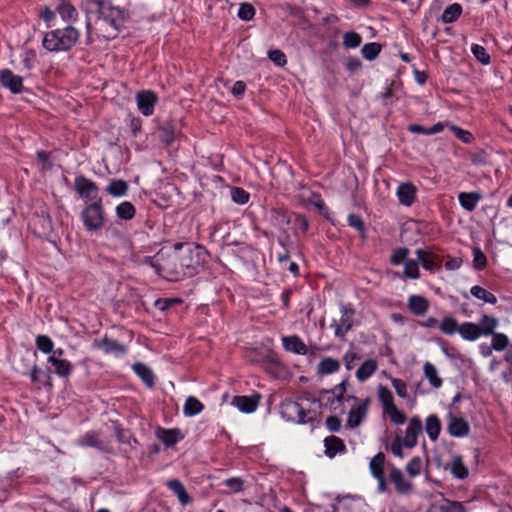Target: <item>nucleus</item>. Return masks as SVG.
Segmentation results:
<instances>
[{
  "label": "nucleus",
  "instance_id": "1a4fd4ad",
  "mask_svg": "<svg viewBox=\"0 0 512 512\" xmlns=\"http://www.w3.org/2000/svg\"><path fill=\"white\" fill-rule=\"evenodd\" d=\"M368 505L358 496H345L337 501L334 512H367Z\"/></svg>",
  "mask_w": 512,
  "mask_h": 512
},
{
  "label": "nucleus",
  "instance_id": "a211bd4d",
  "mask_svg": "<svg viewBox=\"0 0 512 512\" xmlns=\"http://www.w3.org/2000/svg\"><path fill=\"white\" fill-rule=\"evenodd\" d=\"M48 362L54 367V372L59 377H68L73 371V365L68 360L58 358L56 355H50Z\"/></svg>",
  "mask_w": 512,
  "mask_h": 512
},
{
  "label": "nucleus",
  "instance_id": "5fc2aeb1",
  "mask_svg": "<svg viewBox=\"0 0 512 512\" xmlns=\"http://www.w3.org/2000/svg\"><path fill=\"white\" fill-rule=\"evenodd\" d=\"M422 462L419 457L412 458L406 465V471L411 477H415L421 473Z\"/></svg>",
  "mask_w": 512,
  "mask_h": 512
},
{
  "label": "nucleus",
  "instance_id": "4c0bfd02",
  "mask_svg": "<svg viewBox=\"0 0 512 512\" xmlns=\"http://www.w3.org/2000/svg\"><path fill=\"white\" fill-rule=\"evenodd\" d=\"M416 254L421 265L426 270H433L437 266L436 257L432 253L418 249Z\"/></svg>",
  "mask_w": 512,
  "mask_h": 512
},
{
  "label": "nucleus",
  "instance_id": "f704fd0d",
  "mask_svg": "<svg viewBox=\"0 0 512 512\" xmlns=\"http://www.w3.org/2000/svg\"><path fill=\"white\" fill-rule=\"evenodd\" d=\"M460 324L452 316H445L439 323V330L446 335H453L458 332Z\"/></svg>",
  "mask_w": 512,
  "mask_h": 512
},
{
  "label": "nucleus",
  "instance_id": "2eb2a0df",
  "mask_svg": "<svg viewBox=\"0 0 512 512\" xmlns=\"http://www.w3.org/2000/svg\"><path fill=\"white\" fill-rule=\"evenodd\" d=\"M94 345L106 354L119 356L126 353V347L114 339L103 338L95 341Z\"/></svg>",
  "mask_w": 512,
  "mask_h": 512
},
{
  "label": "nucleus",
  "instance_id": "bb28decb",
  "mask_svg": "<svg viewBox=\"0 0 512 512\" xmlns=\"http://www.w3.org/2000/svg\"><path fill=\"white\" fill-rule=\"evenodd\" d=\"M423 372L425 378L429 381L432 387L440 388L443 384L442 378L438 374V370L435 365L430 362H426L423 366Z\"/></svg>",
  "mask_w": 512,
  "mask_h": 512
},
{
  "label": "nucleus",
  "instance_id": "58836bf2",
  "mask_svg": "<svg viewBox=\"0 0 512 512\" xmlns=\"http://www.w3.org/2000/svg\"><path fill=\"white\" fill-rule=\"evenodd\" d=\"M377 395L380 403L382 404L383 411L395 405L393 394L388 388L379 386Z\"/></svg>",
  "mask_w": 512,
  "mask_h": 512
},
{
  "label": "nucleus",
  "instance_id": "9b49d317",
  "mask_svg": "<svg viewBox=\"0 0 512 512\" xmlns=\"http://www.w3.org/2000/svg\"><path fill=\"white\" fill-rule=\"evenodd\" d=\"M422 430L423 426L420 418L412 417L405 430V436L402 438L405 447L409 449L414 448L418 443V436L422 433Z\"/></svg>",
  "mask_w": 512,
  "mask_h": 512
},
{
  "label": "nucleus",
  "instance_id": "c03bdc74",
  "mask_svg": "<svg viewBox=\"0 0 512 512\" xmlns=\"http://www.w3.org/2000/svg\"><path fill=\"white\" fill-rule=\"evenodd\" d=\"M381 46L378 43L372 42L365 44L361 49L362 56L367 60H374L380 53Z\"/></svg>",
  "mask_w": 512,
  "mask_h": 512
},
{
  "label": "nucleus",
  "instance_id": "603ef678",
  "mask_svg": "<svg viewBox=\"0 0 512 512\" xmlns=\"http://www.w3.org/2000/svg\"><path fill=\"white\" fill-rule=\"evenodd\" d=\"M404 274L408 278H419V267L415 260H407L404 262Z\"/></svg>",
  "mask_w": 512,
  "mask_h": 512
},
{
  "label": "nucleus",
  "instance_id": "0e129e2a",
  "mask_svg": "<svg viewBox=\"0 0 512 512\" xmlns=\"http://www.w3.org/2000/svg\"><path fill=\"white\" fill-rule=\"evenodd\" d=\"M450 129L454 132L455 136L462 140L464 143H469L471 141V134L468 131H465L454 125H451Z\"/></svg>",
  "mask_w": 512,
  "mask_h": 512
},
{
  "label": "nucleus",
  "instance_id": "8fccbe9b",
  "mask_svg": "<svg viewBox=\"0 0 512 512\" xmlns=\"http://www.w3.org/2000/svg\"><path fill=\"white\" fill-rule=\"evenodd\" d=\"M384 413H386L389 416L390 420L396 425H402L406 421L405 414L402 411H400L396 407V405L386 409Z\"/></svg>",
  "mask_w": 512,
  "mask_h": 512
},
{
  "label": "nucleus",
  "instance_id": "393cba45",
  "mask_svg": "<svg viewBox=\"0 0 512 512\" xmlns=\"http://www.w3.org/2000/svg\"><path fill=\"white\" fill-rule=\"evenodd\" d=\"M324 445L325 454L330 458L334 457L337 453L345 450L344 442L340 438L335 436L325 438Z\"/></svg>",
  "mask_w": 512,
  "mask_h": 512
},
{
  "label": "nucleus",
  "instance_id": "c9c22d12",
  "mask_svg": "<svg viewBox=\"0 0 512 512\" xmlns=\"http://www.w3.org/2000/svg\"><path fill=\"white\" fill-rule=\"evenodd\" d=\"M470 292L475 298L482 300L485 303L493 305L497 302L496 296L481 286L475 285L471 287Z\"/></svg>",
  "mask_w": 512,
  "mask_h": 512
},
{
  "label": "nucleus",
  "instance_id": "4be33fe9",
  "mask_svg": "<svg viewBox=\"0 0 512 512\" xmlns=\"http://www.w3.org/2000/svg\"><path fill=\"white\" fill-rule=\"evenodd\" d=\"M167 487L177 496L179 502L185 506L191 502V497L187 493L184 485L178 479H172L167 482Z\"/></svg>",
  "mask_w": 512,
  "mask_h": 512
},
{
  "label": "nucleus",
  "instance_id": "09e8293b",
  "mask_svg": "<svg viewBox=\"0 0 512 512\" xmlns=\"http://www.w3.org/2000/svg\"><path fill=\"white\" fill-rule=\"evenodd\" d=\"M36 346L41 352L51 354L54 348V343L48 336L39 335L36 338Z\"/></svg>",
  "mask_w": 512,
  "mask_h": 512
},
{
  "label": "nucleus",
  "instance_id": "9d476101",
  "mask_svg": "<svg viewBox=\"0 0 512 512\" xmlns=\"http://www.w3.org/2000/svg\"><path fill=\"white\" fill-rule=\"evenodd\" d=\"M426 512H467L463 504L457 501H450L442 495L432 498Z\"/></svg>",
  "mask_w": 512,
  "mask_h": 512
},
{
  "label": "nucleus",
  "instance_id": "338daca9",
  "mask_svg": "<svg viewBox=\"0 0 512 512\" xmlns=\"http://www.w3.org/2000/svg\"><path fill=\"white\" fill-rule=\"evenodd\" d=\"M345 66L350 72H355L361 68L362 63L356 57H349L345 62Z\"/></svg>",
  "mask_w": 512,
  "mask_h": 512
},
{
  "label": "nucleus",
  "instance_id": "ea45409f",
  "mask_svg": "<svg viewBox=\"0 0 512 512\" xmlns=\"http://www.w3.org/2000/svg\"><path fill=\"white\" fill-rule=\"evenodd\" d=\"M116 214L120 219L130 220L135 215V208L132 203L123 201L116 207Z\"/></svg>",
  "mask_w": 512,
  "mask_h": 512
},
{
  "label": "nucleus",
  "instance_id": "79ce46f5",
  "mask_svg": "<svg viewBox=\"0 0 512 512\" xmlns=\"http://www.w3.org/2000/svg\"><path fill=\"white\" fill-rule=\"evenodd\" d=\"M58 12L63 20L71 21L77 17V11L73 5L63 2L58 6Z\"/></svg>",
  "mask_w": 512,
  "mask_h": 512
},
{
  "label": "nucleus",
  "instance_id": "ddd939ff",
  "mask_svg": "<svg viewBox=\"0 0 512 512\" xmlns=\"http://www.w3.org/2000/svg\"><path fill=\"white\" fill-rule=\"evenodd\" d=\"M389 480L394 484L396 491L400 494H408L412 491V482L404 476L399 468H390Z\"/></svg>",
  "mask_w": 512,
  "mask_h": 512
},
{
  "label": "nucleus",
  "instance_id": "bf43d9fd",
  "mask_svg": "<svg viewBox=\"0 0 512 512\" xmlns=\"http://www.w3.org/2000/svg\"><path fill=\"white\" fill-rule=\"evenodd\" d=\"M391 383L399 397H401V398L407 397L408 389H407V385L404 381H402L401 379H398V378H392Z\"/></svg>",
  "mask_w": 512,
  "mask_h": 512
},
{
  "label": "nucleus",
  "instance_id": "6ab92c4d",
  "mask_svg": "<svg viewBox=\"0 0 512 512\" xmlns=\"http://www.w3.org/2000/svg\"><path fill=\"white\" fill-rule=\"evenodd\" d=\"M282 344L286 351L294 354L305 355L307 353L306 345L296 335L283 337Z\"/></svg>",
  "mask_w": 512,
  "mask_h": 512
},
{
  "label": "nucleus",
  "instance_id": "774afa93",
  "mask_svg": "<svg viewBox=\"0 0 512 512\" xmlns=\"http://www.w3.org/2000/svg\"><path fill=\"white\" fill-rule=\"evenodd\" d=\"M160 137L163 142L170 144L175 138V133H174V131L170 130V128L168 126H164L161 130Z\"/></svg>",
  "mask_w": 512,
  "mask_h": 512
},
{
  "label": "nucleus",
  "instance_id": "7ed1b4c3",
  "mask_svg": "<svg viewBox=\"0 0 512 512\" xmlns=\"http://www.w3.org/2000/svg\"><path fill=\"white\" fill-rule=\"evenodd\" d=\"M79 38V32L67 26L63 29H56L45 34L43 46L50 52L67 51L71 49Z\"/></svg>",
  "mask_w": 512,
  "mask_h": 512
},
{
  "label": "nucleus",
  "instance_id": "aec40b11",
  "mask_svg": "<svg viewBox=\"0 0 512 512\" xmlns=\"http://www.w3.org/2000/svg\"><path fill=\"white\" fill-rule=\"evenodd\" d=\"M407 304L410 312L417 316L424 315L429 308L428 300L420 295L409 296Z\"/></svg>",
  "mask_w": 512,
  "mask_h": 512
},
{
  "label": "nucleus",
  "instance_id": "a878e982",
  "mask_svg": "<svg viewBox=\"0 0 512 512\" xmlns=\"http://www.w3.org/2000/svg\"><path fill=\"white\" fill-rule=\"evenodd\" d=\"M425 430L432 441H436L438 439L441 432V422L436 415L431 414L426 418Z\"/></svg>",
  "mask_w": 512,
  "mask_h": 512
},
{
  "label": "nucleus",
  "instance_id": "f8f14e48",
  "mask_svg": "<svg viewBox=\"0 0 512 512\" xmlns=\"http://www.w3.org/2000/svg\"><path fill=\"white\" fill-rule=\"evenodd\" d=\"M1 84L9 89L12 93L18 94L23 89V79L21 76L16 75L10 69H3L0 71Z\"/></svg>",
  "mask_w": 512,
  "mask_h": 512
},
{
  "label": "nucleus",
  "instance_id": "49530a36",
  "mask_svg": "<svg viewBox=\"0 0 512 512\" xmlns=\"http://www.w3.org/2000/svg\"><path fill=\"white\" fill-rule=\"evenodd\" d=\"M158 438L167 446H172L178 442V432L176 430L161 429L158 432Z\"/></svg>",
  "mask_w": 512,
  "mask_h": 512
},
{
  "label": "nucleus",
  "instance_id": "423d86ee",
  "mask_svg": "<svg viewBox=\"0 0 512 512\" xmlns=\"http://www.w3.org/2000/svg\"><path fill=\"white\" fill-rule=\"evenodd\" d=\"M347 399H352L354 401V404L348 415L347 425L350 428H356L367 416L370 399H358L354 396H349Z\"/></svg>",
  "mask_w": 512,
  "mask_h": 512
},
{
  "label": "nucleus",
  "instance_id": "a18cd8bd",
  "mask_svg": "<svg viewBox=\"0 0 512 512\" xmlns=\"http://www.w3.org/2000/svg\"><path fill=\"white\" fill-rule=\"evenodd\" d=\"M362 42V37L360 34L349 31L344 33L343 35V45L348 49H353L358 47Z\"/></svg>",
  "mask_w": 512,
  "mask_h": 512
},
{
  "label": "nucleus",
  "instance_id": "4468645a",
  "mask_svg": "<svg viewBox=\"0 0 512 512\" xmlns=\"http://www.w3.org/2000/svg\"><path fill=\"white\" fill-rule=\"evenodd\" d=\"M136 102L139 111L144 116H150L154 112L157 96L152 91H142L137 93Z\"/></svg>",
  "mask_w": 512,
  "mask_h": 512
},
{
  "label": "nucleus",
  "instance_id": "f3484780",
  "mask_svg": "<svg viewBox=\"0 0 512 512\" xmlns=\"http://www.w3.org/2000/svg\"><path fill=\"white\" fill-rule=\"evenodd\" d=\"M416 187L411 183H402L398 186L396 195L404 206H411L416 198Z\"/></svg>",
  "mask_w": 512,
  "mask_h": 512
},
{
  "label": "nucleus",
  "instance_id": "4d7b16f0",
  "mask_svg": "<svg viewBox=\"0 0 512 512\" xmlns=\"http://www.w3.org/2000/svg\"><path fill=\"white\" fill-rule=\"evenodd\" d=\"M486 256L479 248L473 249V264L478 270H482L486 266Z\"/></svg>",
  "mask_w": 512,
  "mask_h": 512
},
{
  "label": "nucleus",
  "instance_id": "f257e3e1",
  "mask_svg": "<svg viewBox=\"0 0 512 512\" xmlns=\"http://www.w3.org/2000/svg\"><path fill=\"white\" fill-rule=\"evenodd\" d=\"M206 253L200 246L179 243L160 250L153 257H145L143 263L172 281L195 275L205 260Z\"/></svg>",
  "mask_w": 512,
  "mask_h": 512
},
{
  "label": "nucleus",
  "instance_id": "864d4df0",
  "mask_svg": "<svg viewBox=\"0 0 512 512\" xmlns=\"http://www.w3.org/2000/svg\"><path fill=\"white\" fill-rule=\"evenodd\" d=\"M255 15L254 7L249 3H242L238 10V17L243 21H250Z\"/></svg>",
  "mask_w": 512,
  "mask_h": 512
},
{
  "label": "nucleus",
  "instance_id": "3c124183",
  "mask_svg": "<svg viewBox=\"0 0 512 512\" xmlns=\"http://www.w3.org/2000/svg\"><path fill=\"white\" fill-rule=\"evenodd\" d=\"M471 52L480 63L484 65H488L490 63V56L483 46L473 44L471 46Z\"/></svg>",
  "mask_w": 512,
  "mask_h": 512
},
{
  "label": "nucleus",
  "instance_id": "6e6d98bb",
  "mask_svg": "<svg viewBox=\"0 0 512 512\" xmlns=\"http://www.w3.org/2000/svg\"><path fill=\"white\" fill-rule=\"evenodd\" d=\"M232 200L237 204H246L249 201V193L242 188H233L231 191Z\"/></svg>",
  "mask_w": 512,
  "mask_h": 512
},
{
  "label": "nucleus",
  "instance_id": "13d9d810",
  "mask_svg": "<svg viewBox=\"0 0 512 512\" xmlns=\"http://www.w3.org/2000/svg\"><path fill=\"white\" fill-rule=\"evenodd\" d=\"M225 485L231 492L237 493L244 489V482L239 477H232L225 480Z\"/></svg>",
  "mask_w": 512,
  "mask_h": 512
},
{
  "label": "nucleus",
  "instance_id": "e433bc0d",
  "mask_svg": "<svg viewBox=\"0 0 512 512\" xmlns=\"http://www.w3.org/2000/svg\"><path fill=\"white\" fill-rule=\"evenodd\" d=\"M106 191L114 197H121L127 194L128 185L123 180H112L106 187Z\"/></svg>",
  "mask_w": 512,
  "mask_h": 512
},
{
  "label": "nucleus",
  "instance_id": "37998d69",
  "mask_svg": "<svg viewBox=\"0 0 512 512\" xmlns=\"http://www.w3.org/2000/svg\"><path fill=\"white\" fill-rule=\"evenodd\" d=\"M346 386H347V380H343L341 383L336 385L333 389L329 391V393L333 396V402L341 403L344 400L349 401L350 399H347L349 396H345L346 394Z\"/></svg>",
  "mask_w": 512,
  "mask_h": 512
},
{
  "label": "nucleus",
  "instance_id": "de8ad7c7",
  "mask_svg": "<svg viewBox=\"0 0 512 512\" xmlns=\"http://www.w3.org/2000/svg\"><path fill=\"white\" fill-rule=\"evenodd\" d=\"M509 345V338L504 333L492 334L491 346L495 351H503Z\"/></svg>",
  "mask_w": 512,
  "mask_h": 512
},
{
  "label": "nucleus",
  "instance_id": "f03ea898",
  "mask_svg": "<svg viewBox=\"0 0 512 512\" xmlns=\"http://www.w3.org/2000/svg\"><path fill=\"white\" fill-rule=\"evenodd\" d=\"M87 28L106 40L114 39L124 26L126 11L111 0H87Z\"/></svg>",
  "mask_w": 512,
  "mask_h": 512
},
{
  "label": "nucleus",
  "instance_id": "6e6552de",
  "mask_svg": "<svg viewBox=\"0 0 512 512\" xmlns=\"http://www.w3.org/2000/svg\"><path fill=\"white\" fill-rule=\"evenodd\" d=\"M75 190L80 195V197L85 201L86 204L96 202V200H102L98 196V187L91 180L79 176L75 179Z\"/></svg>",
  "mask_w": 512,
  "mask_h": 512
},
{
  "label": "nucleus",
  "instance_id": "c85d7f7f",
  "mask_svg": "<svg viewBox=\"0 0 512 512\" xmlns=\"http://www.w3.org/2000/svg\"><path fill=\"white\" fill-rule=\"evenodd\" d=\"M340 369V362L331 357L324 358L317 365V372L320 375H329Z\"/></svg>",
  "mask_w": 512,
  "mask_h": 512
},
{
  "label": "nucleus",
  "instance_id": "7c9ffc66",
  "mask_svg": "<svg viewBox=\"0 0 512 512\" xmlns=\"http://www.w3.org/2000/svg\"><path fill=\"white\" fill-rule=\"evenodd\" d=\"M460 205L467 211H473L481 199L478 193L462 192L458 196Z\"/></svg>",
  "mask_w": 512,
  "mask_h": 512
},
{
  "label": "nucleus",
  "instance_id": "39448f33",
  "mask_svg": "<svg viewBox=\"0 0 512 512\" xmlns=\"http://www.w3.org/2000/svg\"><path fill=\"white\" fill-rule=\"evenodd\" d=\"M308 403L287 400L281 405V415L288 421L305 424L314 419L316 413L307 408Z\"/></svg>",
  "mask_w": 512,
  "mask_h": 512
},
{
  "label": "nucleus",
  "instance_id": "680f3d73",
  "mask_svg": "<svg viewBox=\"0 0 512 512\" xmlns=\"http://www.w3.org/2000/svg\"><path fill=\"white\" fill-rule=\"evenodd\" d=\"M269 59L280 67L284 66L287 63L285 54L279 49L270 51Z\"/></svg>",
  "mask_w": 512,
  "mask_h": 512
},
{
  "label": "nucleus",
  "instance_id": "473e14b6",
  "mask_svg": "<svg viewBox=\"0 0 512 512\" xmlns=\"http://www.w3.org/2000/svg\"><path fill=\"white\" fill-rule=\"evenodd\" d=\"M203 409V404L197 398L189 396L185 401L183 413L187 417H192L201 413Z\"/></svg>",
  "mask_w": 512,
  "mask_h": 512
},
{
  "label": "nucleus",
  "instance_id": "72a5a7b5",
  "mask_svg": "<svg viewBox=\"0 0 512 512\" xmlns=\"http://www.w3.org/2000/svg\"><path fill=\"white\" fill-rule=\"evenodd\" d=\"M385 455L382 452L377 453L369 463V469L373 477L384 475Z\"/></svg>",
  "mask_w": 512,
  "mask_h": 512
},
{
  "label": "nucleus",
  "instance_id": "69168bd1",
  "mask_svg": "<svg viewBox=\"0 0 512 512\" xmlns=\"http://www.w3.org/2000/svg\"><path fill=\"white\" fill-rule=\"evenodd\" d=\"M407 254H408V250L407 249H398L397 251H395L391 257V261L394 263V264H404L405 261H407L406 257H407Z\"/></svg>",
  "mask_w": 512,
  "mask_h": 512
},
{
  "label": "nucleus",
  "instance_id": "cd10ccee",
  "mask_svg": "<svg viewBox=\"0 0 512 512\" xmlns=\"http://www.w3.org/2000/svg\"><path fill=\"white\" fill-rule=\"evenodd\" d=\"M377 369V362L374 359H368L356 371V378L360 382L366 381L370 378Z\"/></svg>",
  "mask_w": 512,
  "mask_h": 512
},
{
  "label": "nucleus",
  "instance_id": "052dcab7",
  "mask_svg": "<svg viewBox=\"0 0 512 512\" xmlns=\"http://www.w3.org/2000/svg\"><path fill=\"white\" fill-rule=\"evenodd\" d=\"M403 447H405L404 440H402L401 437L397 436L392 441V443L390 445V450H391V452L393 453L394 456L399 457V458H403L404 457Z\"/></svg>",
  "mask_w": 512,
  "mask_h": 512
},
{
  "label": "nucleus",
  "instance_id": "c756f323",
  "mask_svg": "<svg viewBox=\"0 0 512 512\" xmlns=\"http://www.w3.org/2000/svg\"><path fill=\"white\" fill-rule=\"evenodd\" d=\"M133 371L148 387H152L154 385V374L147 365L143 363H135L133 365Z\"/></svg>",
  "mask_w": 512,
  "mask_h": 512
},
{
  "label": "nucleus",
  "instance_id": "2f4dec72",
  "mask_svg": "<svg viewBox=\"0 0 512 512\" xmlns=\"http://www.w3.org/2000/svg\"><path fill=\"white\" fill-rule=\"evenodd\" d=\"M449 469L454 477L458 479H464L468 476V468L463 463V460L460 456H454L451 463L449 464Z\"/></svg>",
  "mask_w": 512,
  "mask_h": 512
},
{
  "label": "nucleus",
  "instance_id": "b1692460",
  "mask_svg": "<svg viewBox=\"0 0 512 512\" xmlns=\"http://www.w3.org/2000/svg\"><path fill=\"white\" fill-rule=\"evenodd\" d=\"M458 333L466 341H476L480 336L478 325L473 322H463L460 324Z\"/></svg>",
  "mask_w": 512,
  "mask_h": 512
},
{
  "label": "nucleus",
  "instance_id": "a19ab883",
  "mask_svg": "<svg viewBox=\"0 0 512 512\" xmlns=\"http://www.w3.org/2000/svg\"><path fill=\"white\" fill-rule=\"evenodd\" d=\"M461 12L462 8L459 4H451L444 10L442 14V21L444 23H452L461 15Z\"/></svg>",
  "mask_w": 512,
  "mask_h": 512
},
{
  "label": "nucleus",
  "instance_id": "5701e85b",
  "mask_svg": "<svg viewBox=\"0 0 512 512\" xmlns=\"http://www.w3.org/2000/svg\"><path fill=\"white\" fill-rule=\"evenodd\" d=\"M477 325L480 336H489L495 333V329L498 327L499 321L493 316L484 315Z\"/></svg>",
  "mask_w": 512,
  "mask_h": 512
},
{
  "label": "nucleus",
  "instance_id": "412c9836",
  "mask_svg": "<svg viewBox=\"0 0 512 512\" xmlns=\"http://www.w3.org/2000/svg\"><path fill=\"white\" fill-rule=\"evenodd\" d=\"M232 405L237 407L240 412L252 413L256 410L258 402L253 397L235 396L232 400Z\"/></svg>",
  "mask_w": 512,
  "mask_h": 512
},
{
  "label": "nucleus",
  "instance_id": "dca6fc26",
  "mask_svg": "<svg viewBox=\"0 0 512 512\" xmlns=\"http://www.w3.org/2000/svg\"><path fill=\"white\" fill-rule=\"evenodd\" d=\"M470 431V426L468 422L462 418L457 416H450L448 422V432L453 437H464L468 435Z\"/></svg>",
  "mask_w": 512,
  "mask_h": 512
},
{
  "label": "nucleus",
  "instance_id": "e2e57ef3",
  "mask_svg": "<svg viewBox=\"0 0 512 512\" xmlns=\"http://www.w3.org/2000/svg\"><path fill=\"white\" fill-rule=\"evenodd\" d=\"M348 223L351 227L355 228L357 231H359L361 234L364 233L365 229H364V223L362 221V219L355 215V214H350L348 216Z\"/></svg>",
  "mask_w": 512,
  "mask_h": 512
},
{
  "label": "nucleus",
  "instance_id": "0eeeda50",
  "mask_svg": "<svg viewBox=\"0 0 512 512\" xmlns=\"http://www.w3.org/2000/svg\"><path fill=\"white\" fill-rule=\"evenodd\" d=\"M340 312V319L333 320L331 327L334 328L335 336L342 339L353 326L354 309L350 305H342Z\"/></svg>",
  "mask_w": 512,
  "mask_h": 512
},
{
  "label": "nucleus",
  "instance_id": "20e7f679",
  "mask_svg": "<svg viewBox=\"0 0 512 512\" xmlns=\"http://www.w3.org/2000/svg\"><path fill=\"white\" fill-rule=\"evenodd\" d=\"M81 220L88 232L101 230L105 225V213L102 206V200H96L86 204L81 212Z\"/></svg>",
  "mask_w": 512,
  "mask_h": 512
}]
</instances>
